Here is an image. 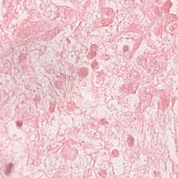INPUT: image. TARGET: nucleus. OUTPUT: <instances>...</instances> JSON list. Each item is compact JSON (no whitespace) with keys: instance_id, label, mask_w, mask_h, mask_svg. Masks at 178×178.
Instances as JSON below:
<instances>
[{"instance_id":"nucleus-1","label":"nucleus","mask_w":178,"mask_h":178,"mask_svg":"<svg viewBox=\"0 0 178 178\" xmlns=\"http://www.w3.org/2000/svg\"><path fill=\"white\" fill-rule=\"evenodd\" d=\"M124 52H127V51H129V46L127 45L124 46Z\"/></svg>"},{"instance_id":"nucleus-2","label":"nucleus","mask_w":178,"mask_h":178,"mask_svg":"<svg viewBox=\"0 0 178 178\" xmlns=\"http://www.w3.org/2000/svg\"><path fill=\"white\" fill-rule=\"evenodd\" d=\"M12 168H13V163H9L7 168L12 170Z\"/></svg>"},{"instance_id":"nucleus-3","label":"nucleus","mask_w":178,"mask_h":178,"mask_svg":"<svg viewBox=\"0 0 178 178\" xmlns=\"http://www.w3.org/2000/svg\"><path fill=\"white\" fill-rule=\"evenodd\" d=\"M11 170H10V168H7V169H6V173H7V175H10Z\"/></svg>"},{"instance_id":"nucleus-4","label":"nucleus","mask_w":178,"mask_h":178,"mask_svg":"<svg viewBox=\"0 0 178 178\" xmlns=\"http://www.w3.org/2000/svg\"><path fill=\"white\" fill-rule=\"evenodd\" d=\"M16 124H17V126H18V127H21V126H22V124H20V122H16Z\"/></svg>"}]
</instances>
